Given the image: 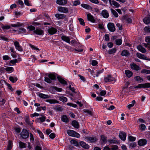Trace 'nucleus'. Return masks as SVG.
I'll list each match as a JSON object with an SVG mask.
<instances>
[{
  "mask_svg": "<svg viewBox=\"0 0 150 150\" xmlns=\"http://www.w3.org/2000/svg\"><path fill=\"white\" fill-rule=\"evenodd\" d=\"M55 79L56 76L54 74H50L48 75V77H45V81L48 83H50L52 80H54Z\"/></svg>",
  "mask_w": 150,
  "mask_h": 150,
  "instance_id": "obj_1",
  "label": "nucleus"
},
{
  "mask_svg": "<svg viewBox=\"0 0 150 150\" xmlns=\"http://www.w3.org/2000/svg\"><path fill=\"white\" fill-rule=\"evenodd\" d=\"M67 133L71 137H76L77 138H79L80 137V135L79 133L73 130H68L67 131Z\"/></svg>",
  "mask_w": 150,
  "mask_h": 150,
  "instance_id": "obj_2",
  "label": "nucleus"
},
{
  "mask_svg": "<svg viewBox=\"0 0 150 150\" xmlns=\"http://www.w3.org/2000/svg\"><path fill=\"white\" fill-rule=\"evenodd\" d=\"M135 88H148L150 87V83H146L143 84H139L137 85V86L134 87Z\"/></svg>",
  "mask_w": 150,
  "mask_h": 150,
  "instance_id": "obj_3",
  "label": "nucleus"
},
{
  "mask_svg": "<svg viewBox=\"0 0 150 150\" xmlns=\"http://www.w3.org/2000/svg\"><path fill=\"white\" fill-rule=\"evenodd\" d=\"M21 137L24 139H26L28 137L29 134L28 132L25 129L23 130L20 134Z\"/></svg>",
  "mask_w": 150,
  "mask_h": 150,
  "instance_id": "obj_4",
  "label": "nucleus"
},
{
  "mask_svg": "<svg viewBox=\"0 0 150 150\" xmlns=\"http://www.w3.org/2000/svg\"><path fill=\"white\" fill-rule=\"evenodd\" d=\"M107 26L108 29L110 31L114 32L115 31V28L113 23H109L107 25Z\"/></svg>",
  "mask_w": 150,
  "mask_h": 150,
  "instance_id": "obj_5",
  "label": "nucleus"
},
{
  "mask_svg": "<svg viewBox=\"0 0 150 150\" xmlns=\"http://www.w3.org/2000/svg\"><path fill=\"white\" fill-rule=\"evenodd\" d=\"M14 44L15 47L16 49L20 52H22L23 51V48L20 45L19 42L17 41L14 42Z\"/></svg>",
  "mask_w": 150,
  "mask_h": 150,
  "instance_id": "obj_6",
  "label": "nucleus"
},
{
  "mask_svg": "<svg viewBox=\"0 0 150 150\" xmlns=\"http://www.w3.org/2000/svg\"><path fill=\"white\" fill-rule=\"evenodd\" d=\"M85 138L89 143H93L96 142L97 140L96 138L95 137H86Z\"/></svg>",
  "mask_w": 150,
  "mask_h": 150,
  "instance_id": "obj_7",
  "label": "nucleus"
},
{
  "mask_svg": "<svg viewBox=\"0 0 150 150\" xmlns=\"http://www.w3.org/2000/svg\"><path fill=\"white\" fill-rule=\"evenodd\" d=\"M104 80L105 82H108L113 81H116L114 78L111 75H108L107 76L105 77Z\"/></svg>",
  "mask_w": 150,
  "mask_h": 150,
  "instance_id": "obj_8",
  "label": "nucleus"
},
{
  "mask_svg": "<svg viewBox=\"0 0 150 150\" xmlns=\"http://www.w3.org/2000/svg\"><path fill=\"white\" fill-rule=\"evenodd\" d=\"M57 9L58 11L61 12L66 13L68 12V9L65 7L59 6L58 7Z\"/></svg>",
  "mask_w": 150,
  "mask_h": 150,
  "instance_id": "obj_9",
  "label": "nucleus"
},
{
  "mask_svg": "<svg viewBox=\"0 0 150 150\" xmlns=\"http://www.w3.org/2000/svg\"><path fill=\"white\" fill-rule=\"evenodd\" d=\"M100 15L105 18H108L109 16V14L108 11L106 10H103L100 13Z\"/></svg>",
  "mask_w": 150,
  "mask_h": 150,
  "instance_id": "obj_10",
  "label": "nucleus"
},
{
  "mask_svg": "<svg viewBox=\"0 0 150 150\" xmlns=\"http://www.w3.org/2000/svg\"><path fill=\"white\" fill-rule=\"evenodd\" d=\"M48 33L50 35H53L55 34L57 31L56 29L52 27L49 28L47 30Z\"/></svg>",
  "mask_w": 150,
  "mask_h": 150,
  "instance_id": "obj_11",
  "label": "nucleus"
},
{
  "mask_svg": "<svg viewBox=\"0 0 150 150\" xmlns=\"http://www.w3.org/2000/svg\"><path fill=\"white\" fill-rule=\"evenodd\" d=\"M119 137L120 139L123 141H125L126 139V134L124 132H120L119 134Z\"/></svg>",
  "mask_w": 150,
  "mask_h": 150,
  "instance_id": "obj_12",
  "label": "nucleus"
},
{
  "mask_svg": "<svg viewBox=\"0 0 150 150\" xmlns=\"http://www.w3.org/2000/svg\"><path fill=\"white\" fill-rule=\"evenodd\" d=\"M79 144L81 146L85 149H88L89 148V146L85 142L81 141L80 142Z\"/></svg>",
  "mask_w": 150,
  "mask_h": 150,
  "instance_id": "obj_13",
  "label": "nucleus"
},
{
  "mask_svg": "<svg viewBox=\"0 0 150 150\" xmlns=\"http://www.w3.org/2000/svg\"><path fill=\"white\" fill-rule=\"evenodd\" d=\"M110 4L111 5H113L116 7H118L120 6V5L117 2L113 0L111 1V0H108Z\"/></svg>",
  "mask_w": 150,
  "mask_h": 150,
  "instance_id": "obj_14",
  "label": "nucleus"
},
{
  "mask_svg": "<svg viewBox=\"0 0 150 150\" xmlns=\"http://www.w3.org/2000/svg\"><path fill=\"white\" fill-rule=\"evenodd\" d=\"M131 68L136 71H138L140 69V67L138 65L134 63H131L130 64Z\"/></svg>",
  "mask_w": 150,
  "mask_h": 150,
  "instance_id": "obj_15",
  "label": "nucleus"
},
{
  "mask_svg": "<svg viewBox=\"0 0 150 150\" xmlns=\"http://www.w3.org/2000/svg\"><path fill=\"white\" fill-rule=\"evenodd\" d=\"M33 32L39 35H43L44 34V31L40 29H36Z\"/></svg>",
  "mask_w": 150,
  "mask_h": 150,
  "instance_id": "obj_16",
  "label": "nucleus"
},
{
  "mask_svg": "<svg viewBox=\"0 0 150 150\" xmlns=\"http://www.w3.org/2000/svg\"><path fill=\"white\" fill-rule=\"evenodd\" d=\"M67 2V0H57L56 3L61 5H64L66 4Z\"/></svg>",
  "mask_w": 150,
  "mask_h": 150,
  "instance_id": "obj_17",
  "label": "nucleus"
},
{
  "mask_svg": "<svg viewBox=\"0 0 150 150\" xmlns=\"http://www.w3.org/2000/svg\"><path fill=\"white\" fill-rule=\"evenodd\" d=\"M71 125L74 127L76 129L79 128V122L76 120H73L72 121Z\"/></svg>",
  "mask_w": 150,
  "mask_h": 150,
  "instance_id": "obj_18",
  "label": "nucleus"
},
{
  "mask_svg": "<svg viewBox=\"0 0 150 150\" xmlns=\"http://www.w3.org/2000/svg\"><path fill=\"white\" fill-rule=\"evenodd\" d=\"M147 143V141L144 139L140 140L138 142L139 145L140 146H143L145 145Z\"/></svg>",
  "mask_w": 150,
  "mask_h": 150,
  "instance_id": "obj_19",
  "label": "nucleus"
},
{
  "mask_svg": "<svg viewBox=\"0 0 150 150\" xmlns=\"http://www.w3.org/2000/svg\"><path fill=\"white\" fill-rule=\"evenodd\" d=\"M144 23L146 24H148L150 23V15H148L147 17H145L143 20Z\"/></svg>",
  "mask_w": 150,
  "mask_h": 150,
  "instance_id": "obj_20",
  "label": "nucleus"
},
{
  "mask_svg": "<svg viewBox=\"0 0 150 150\" xmlns=\"http://www.w3.org/2000/svg\"><path fill=\"white\" fill-rule=\"evenodd\" d=\"M87 17L88 20L93 23H94L95 21V20L94 19L93 16L89 13L87 14Z\"/></svg>",
  "mask_w": 150,
  "mask_h": 150,
  "instance_id": "obj_21",
  "label": "nucleus"
},
{
  "mask_svg": "<svg viewBox=\"0 0 150 150\" xmlns=\"http://www.w3.org/2000/svg\"><path fill=\"white\" fill-rule=\"evenodd\" d=\"M61 38L63 40L67 42L69 44L70 43V40L68 37L65 35H62L61 37Z\"/></svg>",
  "mask_w": 150,
  "mask_h": 150,
  "instance_id": "obj_22",
  "label": "nucleus"
},
{
  "mask_svg": "<svg viewBox=\"0 0 150 150\" xmlns=\"http://www.w3.org/2000/svg\"><path fill=\"white\" fill-rule=\"evenodd\" d=\"M136 55L137 57H138L141 59H144L148 60L149 59H147V57L143 54H142L140 53H137Z\"/></svg>",
  "mask_w": 150,
  "mask_h": 150,
  "instance_id": "obj_23",
  "label": "nucleus"
},
{
  "mask_svg": "<svg viewBox=\"0 0 150 150\" xmlns=\"http://www.w3.org/2000/svg\"><path fill=\"white\" fill-rule=\"evenodd\" d=\"M125 73L126 76L128 78L131 77L133 75L132 72L129 70H125Z\"/></svg>",
  "mask_w": 150,
  "mask_h": 150,
  "instance_id": "obj_24",
  "label": "nucleus"
},
{
  "mask_svg": "<svg viewBox=\"0 0 150 150\" xmlns=\"http://www.w3.org/2000/svg\"><path fill=\"white\" fill-rule=\"evenodd\" d=\"M55 16L57 18L62 19L65 18L66 16L63 14L57 13L55 15Z\"/></svg>",
  "mask_w": 150,
  "mask_h": 150,
  "instance_id": "obj_25",
  "label": "nucleus"
},
{
  "mask_svg": "<svg viewBox=\"0 0 150 150\" xmlns=\"http://www.w3.org/2000/svg\"><path fill=\"white\" fill-rule=\"evenodd\" d=\"M138 50L142 53H144L146 52V49L141 45H139L137 47Z\"/></svg>",
  "mask_w": 150,
  "mask_h": 150,
  "instance_id": "obj_26",
  "label": "nucleus"
},
{
  "mask_svg": "<svg viewBox=\"0 0 150 150\" xmlns=\"http://www.w3.org/2000/svg\"><path fill=\"white\" fill-rule=\"evenodd\" d=\"M57 79L62 84L66 85L67 84V82L62 78L58 76L57 77Z\"/></svg>",
  "mask_w": 150,
  "mask_h": 150,
  "instance_id": "obj_27",
  "label": "nucleus"
},
{
  "mask_svg": "<svg viewBox=\"0 0 150 150\" xmlns=\"http://www.w3.org/2000/svg\"><path fill=\"white\" fill-rule=\"evenodd\" d=\"M38 96L40 97L43 99L47 98L50 97L49 96L42 93H39Z\"/></svg>",
  "mask_w": 150,
  "mask_h": 150,
  "instance_id": "obj_28",
  "label": "nucleus"
},
{
  "mask_svg": "<svg viewBox=\"0 0 150 150\" xmlns=\"http://www.w3.org/2000/svg\"><path fill=\"white\" fill-rule=\"evenodd\" d=\"M38 96L40 97L43 99L47 98L50 97L49 96L42 93H39Z\"/></svg>",
  "mask_w": 150,
  "mask_h": 150,
  "instance_id": "obj_29",
  "label": "nucleus"
},
{
  "mask_svg": "<svg viewBox=\"0 0 150 150\" xmlns=\"http://www.w3.org/2000/svg\"><path fill=\"white\" fill-rule=\"evenodd\" d=\"M61 120L63 122H67L69 121L68 118L65 115H63L62 116Z\"/></svg>",
  "mask_w": 150,
  "mask_h": 150,
  "instance_id": "obj_30",
  "label": "nucleus"
},
{
  "mask_svg": "<svg viewBox=\"0 0 150 150\" xmlns=\"http://www.w3.org/2000/svg\"><path fill=\"white\" fill-rule=\"evenodd\" d=\"M121 55L122 56H128L129 55V53L127 50H124L122 51Z\"/></svg>",
  "mask_w": 150,
  "mask_h": 150,
  "instance_id": "obj_31",
  "label": "nucleus"
},
{
  "mask_svg": "<svg viewBox=\"0 0 150 150\" xmlns=\"http://www.w3.org/2000/svg\"><path fill=\"white\" fill-rule=\"evenodd\" d=\"M134 79L135 81L139 82H142L143 81V79L139 76H136L134 77Z\"/></svg>",
  "mask_w": 150,
  "mask_h": 150,
  "instance_id": "obj_32",
  "label": "nucleus"
},
{
  "mask_svg": "<svg viewBox=\"0 0 150 150\" xmlns=\"http://www.w3.org/2000/svg\"><path fill=\"white\" fill-rule=\"evenodd\" d=\"M45 101L47 102H49L51 104L58 103V102L55 99H53L46 100Z\"/></svg>",
  "mask_w": 150,
  "mask_h": 150,
  "instance_id": "obj_33",
  "label": "nucleus"
},
{
  "mask_svg": "<svg viewBox=\"0 0 150 150\" xmlns=\"http://www.w3.org/2000/svg\"><path fill=\"white\" fill-rule=\"evenodd\" d=\"M9 79L11 81L12 83H14L16 82L17 80L18 79L16 77H13V76H10L9 78Z\"/></svg>",
  "mask_w": 150,
  "mask_h": 150,
  "instance_id": "obj_34",
  "label": "nucleus"
},
{
  "mask_svg": "<svg viewBox=\"0 0 150 150\" xmlns=\"http://www.w3.org/2000/svg\"><path fill=\"white\" fill-rule=\"evenodd\" d=\"M19 146L21 148H25L26 147V144L25 143H24L21 141H20L19 142Z\"/></svg>",
  "mask_w": 150,
  "mask_h": 150,
  "instance_id": "obj_35",
  "label": "nucleus"
},
{
  "mask_svg": "<svg viewBox=\"0 0 150 150\" xmlns=\"http://www.w3.org/2000/svg\"><path fill=\"white\" fill-rule=\"evenodd\" d=\"M83 111L84 112L87 113L88 115L91 116H92L94 114L93 112L89 110H84Z\"/></svg>",
  "mask_w": 150,
  "mask_h": 150,
  "instance_id": "obj_36",
  "label": "nucleus"
},
{
  "mask_svg": "<svg viewBox=\"0 0 150 150\" xmlns=\"http://www.w3.org/2000/svg\"><path fill=\"white\" fill-rule=\"evenodd\" d=\"M82 7L86 9H90L91 8V6L89 5L85 4H82L81 5Z\"/></svg>",
  "mask_w": 150,
  "mask_h": 150,
  "instance_id": "obj_37",
  "label": "nucleus"
},
{
  "mask_svg": "<svg viewBox=\"0 0 150 150\" xmlns=\"http://www.w3.org/2000/svg\"><path fill=\"white\" fill-rule=\"evenodd\" d=\"M70 142L71 144H73L75 146H78L79 145L78 143L76 140L74 139H72L70 141Z\"/></svg>",
  "mask_w": 150,
  "mask_h": 150,
  "instance_id": "obj_38",
  "label": "nucleus"
},
{
  "mask_svg": "<svg viewBox=\"0 0 150 150\" xmlns=\"http://www.w3.org/2000/svg\"><path fill=\"white\" fill-rule=\"evenodd\" d=\"M116 51V49L115 48H112L110 50L108 51V53L110 54H112L115 53Z\"/></svg>",
  "mask_w": 150,
  "mask_h": 150,
  "instance_id": "obj_39",
  "label": "nucleus"
},
{
  "mask_svg": "<svg viewBox=\"0 0 150 150\" xmlns=\"http://www.w3.org/2000/svg\"><path fill=\"white\" fill-rule=\"evenodd\" d=\"M59 100L64 102H65L67 101V98L64 97V96H61L59 98Z\"/></svg>",
  "mask_w": 150,
  "mask_h": 150,
  "instance_id": "obj_40",
  "label": "nucleus"
},
{
  "mask_svg": "<svg viewBox=\"0 0 150 150\" xmlns=\"http://www.w3.org/2000/svg\"><path fill=\"white\" fill-rule=\"evenodd\" d=\"M144 30L145 32L150 33V26H148L145 27Z\"/></svg>",
  "mask_w": 150,
  "mask_h": 150,
  "instance_id": "obj_41",
  "label": "nucleus"
},
{
  "mask_svg": "<svg viewBox=\"0 0 150 150\" xmlns=\"http://www.w3.org/2000/svg\"><path fill=\"white\" fill-rule=\"evenodd\" d=\"M141 73H146L147 74H150V70L144 69L142 70Z\"/></svg>",
  "mask_w": 150,
  "mask_h": 150,
  "instance_id": "obj_42",
  "label": "nucleus"
},
{
  "mask_svg": "<svg viewBox=\"0 0 150 150\" xmlns=\"http://www.w3.org/2000/svg\"><path fill=\"white\" fill-rule=\"evenodd\" d=\"M110 10L112 13L115 17H117L118 16V14L115 10L112 8Z\"/></svg>",
  "mask_w": 150,
  "mask_h": 150,
  "instance_id": "obj_43",
  "label": "nucleus"
},
{
  "mask_svg": "<svg viewBox=\"0 0 150 150\" xmlns=\"http://www.w3.org/2000/svg\"><path fill=\"white\" fill-rule=\"evenodd\" d=\"M12 146L11 144V141H9L8 142V143L7 146V150H11L12 148Z\"/></svg>",
  "mask_w": 150,
  "mask_h": 150,
  "instance_id": "obj_44",
  "label": "nucleus"
},
{
  "mask_svg": "<svg viewBox=\"0 0 150 150\" xmlns=\"http://www.w3.org/2000/svg\"><path fill=\"white\" fill-rule=\"evenodd\" d=\"M78 20L79 21L80 24L83 26L85 25V22L83 20L82 18H79Z\"/></svg>",
  "mask_w": 150,
  "mask_h": 150,
  "instance_id": "obj_45",
  "label": "nucleus"
},
{
  "mask_svg": "<svg viewBox=\"0 0 150 150\" xmlns=\"http://www.w3.org/2000/svg\"><path fill=\"white\" fill-rule=\"evenodd\" d=\"M6 101V100L4 99H2L0 97V105H4Z\"/></svg>",
  "mask_w": 150,
  "mask_h": 150,
  "instance_id": "obj_46",
  "label": "nucleus"
},
{
  "mask_svg": "<svg viewBox=\"0 0 150 150\" xmlns=\"http://www.w3.org/2000/svg\"><path fill=\"white\" fill-rule=\"evenodd\" d=\"M135 103V100H133L132 102V103L131 104H130L128 105L127 108H128L129 109H130L131 107H133L134 106Z\"/></svg>",
  "mask_w": 150,
  "mask_h": 150,
  "instance_id": "obj_47",
  "label": "nucleus"
},
{
  "mask_svg": "<svg viewBox=\"0 0 150 150\" xmlns=\"http://www.w3.org/2000/svg\"><path fill=\"white\" fill-rule=\"evenodd\" d=\"M122 40L120 39H117L115 40L116 44L117 45H120L122 42Z\"/></svg>",
  "mask_w": 150,
  "mask_h": 150,
  "instance_id": "obj_48",
  "label": "nucleus"
},
{
  "mask_svg": "<svg viewBox=\"0 0 150 150\" xmlns=\"http://www.w3.org/2000/svg\"><path fill=\"white\" fill-rule=\"evenodd\" d=\"M19 31L21 33H26V30L23 28H21L19 29Z\"/></svg>",
  "mask_w": 150,
  "mask_h": 150,
  "instance_id": "obj_49",
  "label": "nucleus"
},
{
  "mask_svg": "<svg viewBox=\"0 0 150 150\" xmlns=\"http://www.w3.org/2000/svg\"><path fill=\"white\" fill-rule=\"evenodd\" d=\"M140 129L141 130H144L146 128V126L144 124H141L139 127Z\"/></svg>",
  "mask_w": 150,
  "mask_h": 150,
  "instance_id": "obj_50",
  "label": "nucleus"
},
{
  "mask_svg": "<svg viewBox=\"0 0 150 150\" xmlns=\"http://www.w3.org/2000/svg\"><path fill=\"white\" fill-rule=\"evenodd\" d=\"M25 121L29 125H30V122L28 116H26L25 118Z\"/></svg>",
  "mask_w": 150,
  "mask_h": 150,
  "instance_id": "obj_51",
  "label": "nucleus"
},
{
  "mask_svg": "<svg viewBox=\"0 0 150 150\" xmlns=\"http://www.w3.org/2000/svg\"><path fill=\"white\" fill-rule=\"evenodd\" d=\"M5 70L7 71H14L12 67H8L5 69Z\"/></svg>",
  "mask_w": 150,
  "mask_h": 150,
  "instance_id": "obj_52",
  "label": "nucleus"
},
{
  "mask_svg": "<svg viewBox=\"0 0 150 150\" xmlns=\"http://www.w3.org/2000/svg\"><path fill=\"white\" fill-rule=\"evenodd\" d=\"M80 4V2L79 0H76L74 2L73 5L74 6H76Z\"/></svg>",
  "mask_w": 150,
  "mask_h": 150,
  "instance_id": "obj_53",
  "label": "nucleus"
},
{
  "mask_svg": "<svg viewBox=\"0 0 150 150\" xmlns=\"http://www.w3.org/2000/svg\"><path fill=\"white\" fill-rule=\"evenodd\" d=\"M37 132L39 134L40 136L42 139H44V136L42 132L39 130H37Z\"/></svg>",
  "mask_w": 150,
  "mask_h": 150,
  "instance_id": "obj_54",
  "label": "nucleus"
},
{
  "mask_svg": "<svg viewBox=\"0 0 150 150\" xmlns=\"http://www.w3.org/2000/svg\"><path fill=\"white\" fill-rule=\"evenodd\" d=\"M129 141H134L135 140L136 138L135 137L132 136H129L128 137Z\"/></svg>",
  "mask_w": 150,
  "mask_h": 150,
  "instance_id": "obj_55",
  "label": "nucleus"
},
{
  "mask_svg": "<svg viewBox=\"0 0 150 150\" xmlns=\"http://www.w3.org/2000/svg\"><path fill=\"white\" fill-rule=\"evenodd\" d=\"M3 30H7L8 29L10 28V26L8 25H6L5 26H1Z\"/></svg>",
  "mask_w": 150,
  "mask_h": 150,
  "instance_id": "obj_56",
  "label": "nucleus"
},
{
  "mask_svg": "<svg viewBox=\"0 0 150 150\" xmlns=\"http://www.w3.org/2000/svg\"><path fill=\"white\" fill-rule=\"evenodd\" d=\"M52 88L58 92H61L62 91V89L61 88H57L55 86H53Z\"/></svg>",
  "mask_w": 150,
  "mask_h": 150,
  "instance_id": "obj_57",
  "label": "nucleus"
},
{
  "mask_svg": "<svg viewBox=\"0 0 150 150\" xmlns=\"http://www.w3.org/2000/svg\"><path fill=\"white\" fill-rule=\"evenodd\" d=\"M29 45H30V46L33 49L37 50H38V51H39L40 50V49L39 48L36 47H35V46H34L33 45H32L31 44H30Z\"/></svg>",
  "mask_w": 150,
  "mask_h": 150,
  "instance_id": "obj_58",
  "label": "nucleus"
},
{
  "mask_svg": "<svg viewBox=\"0 0 150 150\" xmlns=\"http://www.w3.org/2000/svg\"><path fill=\"white\" fill-rule=\"evenodd\" d=\"M28 29H29L30 30H35V27L34 26H32V25H30V26H29L27 28Z\"/></svg>",
  "mask_w": 150,
  "mask_h": 150,
  "instance_id": "obj_59",
  "label": "nucleus"
},
{
  "mask_svg": "<svg viewBox=\"0 0 150 150\" xmlns=\"http://www.w3.org/2000/svg\"><path fill=\"white\" fill-rule=\"evenodd\" d=\"M67 104L68 105L70 106H72L74 108H76L77 106L76 104H73L71 103H68Z\"/></svg>",
  "mask_w": 150,
  "mask_h": 150,
  "instance_id": "obj_60",
  "label": "nucleus"
},
{
  "mask_svg": "<svg viewBox=\"0 0 150 150\" xmlns=\"http://www.w3.org/2000/svg\"><path fill=\"white\" fill-rule=\"evenodd\" d=\"M71 44L72 45H74V43H76V45H80V43L79 42H76L75 40H71Z\"/></svg>",
  "mask_w": 150,
  "mask_h": 150,
  "instance_id": "obj_61",
  "label": "nucleus"
},
{
  "mask_svg": "<svg viewBox=\"0 0 150 150\" xmlns=\"http://www.w3.org/2000/svg\"><path fill=\"white\" fill-rule=\"evenodd\" d=\"M38 120H40V121L42 122H43L45 120L46 117L45 116L42 117H41L39 118L38 119Z\"/></svg>",
  "mask_w": 150,
  "mask_h": 150,
  "instance_id": "obj_62",
  "label": "nucleus"
},
{
  "mask_svg": "<svg viewBox=\"0 0 150 150\" xmlns=\"http://www.w3.org/2000/svg\"><path fill=\"white\" fill-rule=\"evenodd\" d=\"M55 110L58 111H61L63 110L62 108L60 107H57L55 108Z\"/></svg>",
  "mask_w": 150,
  "mask_h": 150,
  "instance_id": "obj_63",
  "label": "nucleus"
},
{
  "mask_svg": "<svg viewBox=\"0 0 150 150\" xmlns=\"http://www.w3.org/2000/svg\"><path fill=\"white\" fill-rule=\"evenodd\" d=\"M118 28L120 30H121L122 29V25L119 23H117L116 24Z\"/></svg>",
  "mask_w": 150,
  "mask_h": 150,
  "instance_id": "obj_64",
  "label": "nucleus"
}]
</instances>
